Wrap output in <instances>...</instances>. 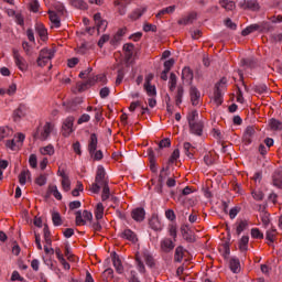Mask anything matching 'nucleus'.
<instances>
[{
	"label": "nucleus",
	"instance_id": "f257e3e1",
	"mask_svg": "<svg viewBox=\"0 0 282 282\" xmlns=\"http://www.w3.org/2000/svg\"><path fill=\"white\" fill-rule=\"evenodd\" d=\"M52 131H54V124L52 122H46L44 126L37 127L33 138L34 140H41L42 142H45V140L50 138Z\"/></svg>",
	"mask_w": 282,
	"mask_h": 282
},
{
	"label": "nucleus",
	"instance_id": "f03ea898",
	"mask_svg": "<svg viewBox=\"0 0 282 282\" xmlns=\"http://www.w3.org/2000/svg\"><path fill=\"white\" fill-rule=\"evenodd\" d=\"M55 54H56V50L54 48L41 50L36 61L39 67H45V65H47V63H50L52 58H54Z\"/></svg>",
	"mask_w": 282,
	"mask_h": 282
},
{
	"label": "nucleus",
	"instance_id": "7ed1b4c3",
	"mask_svg": "<svg viewBox=\"0 0 282 282\" xmlns=\"http://www.w3.org/2000/svg\"><path fill=\"white\" fill-rule=\"evenodd\" d=\"M13 58L15 61L17 67L20 69V72H25L28 69V61L24 59L23 56H21V53H19V50L13 48Z\"/></svg>",
	"mask_w": 282,
	"mask_h": 282
},
{
	"label": "nucleus",
	"instance_id": "20e7f679",
	"mask_svg": "<svg viewBox=\"0 0 282 282\" xmlns=\"http://www.w3.org/2000/svg\"><path fill=\"white\" fill-rule=\"evenodd\" d=\"M74 117H67L62 126L64 138H69L74 133Z\"/></svg>",
	"mask_w": 282,
	"mask_h": 282
},
{
	"label": "nucleus",
	"instance_id": "39448f33",
	"mask_svg": "<svg viewBox=\"0 0 282 282\" xmlns=\"http://www.w3.org/2000/svg\"><path fill=\"white\" fill-rule=\"evenodd\" d=\"M189 98L193 107H197L199 105V100L202 98V94L195 86H191L189 88Z\"/></svg>",
	"mask_w": 282,
	"mask_h": 282
},
{
	"label": "nucleus",
	"instance_id": "423d86ee",
	"mask_svg": "<svg viewBox=\"0 0 282 282\" xmlns=\"http://www.w3.org/2000/svg\"><path fill=\"white\" fill-rule=\"evenodd\" d=\"M242 10H251V12H259L261 10V6L257 0H245V3L240 4Z\"/></svg>",
	"mask_w": 282,
	"mask_h": 282
},
{
	"label": "nucleus",
	"instance_id": "0eeeda50",
	"mask_svg": "<svg viewBox=\"0 0 282 282\" xmlns=\"http://www.w3.org/2000/svg\"><path fill=\"white\" fill-rule=\"evenodd\" d=\"M181 234L185 241H188L189 243H195V235H193V231H191L188 225H183L181 227Z\"/></svg>",
	"mask_w": 282,
	"mask_h": 282
},
{
	"label": "nucleus",
	"instance_id": "6e6552de",
	"mask_svg": "<svg viewBox=\"0 0 282 282\" xmlns=\"http://www.w3.org/2000/svg\"><path fill=\"white\" fill-rule=\"evenodd\" d=\"M106 175H107V173L105 172V167L99 166L97 169V174H96V177H95V182L97 184H99L100 186H106L107 184H109V182L105 180Z\"/></svg>",
	"mask_w": 282,
	"mask_h": 282
},
{
	"label": "nucleus",
	"instance_id": "1a4fd4ad",
	"mask_svg": "<svg viewBox=\"0 0 282 282\" xmlns=\"http://www.w3.org/2000/svg\"><path fill=\"white\" fill-rule=\"evenodd\" d=\"M188 124L191 133H194V135H202V131H204V123L202 121H194Z\"/></svg>",
	"mask_w": 282,
	"mask_h": 282
},
{
	"label": "nucleus",
	"instance_id": "9d476101",
	"mask_svg": "<svg viewBox=\"0 0 282 282\" xmlns=\"http://www.w3.org/2000/svg\"><path fill=\"white\" fill-rule=\"evenodd\" d=\"M131 216H132V219H134V221H144L147 212H144V208L138 207L131 212Z\"/></svg>",
	"mask_w": 282,
	"mask_h": 282
},
{
	"label": "nucleus",
	"instance_id": "9b49d317",
	"mask_svg": "<svg viewBox=\"0 0 282 282\" xmlns=\"http://www.w3.org/2000/svg\"><path fill=\"white\" fill-rule=\"evenodd\" d=\"M254 133H256L254 127L252 126L247 127L242 138L243 142L246 144H252V137L254 135Z\"/></svg>",
	"mask_w": 282,
	"mask_h": 282
},
{
	"label": "nucleus",
	"instance_id": "f8f14e48",
	"mask_svg": "<svg viewBox=\"0 0 282 282\" xmlns=\"http://www.w3.org/2000/svg\"><path fill=\"white\" fill-rule=\"evenodd\" d=\"M98 149V135L91 133L88 140V153H94Z\"/></svg>",
	"mask_w": 282,
	"mask_h": 282
},
{
	"label": "nucleus",
	"instance_id": "ddd939ff",
	"mask_svg": "<svg viewBox=\"0 0 282 282\" xmlns=\"http://www.w3.org/2000/svg\"><path fill=\"white\" fill-rule=\"evenodd\" d=\"M175 248V242L173 240L165 238L161 241V250L163 252H171Z\"/></svg>",
	"mask_w": 282,
	"mask_h": 282
},
{
	"label": "nucleus",
	"instance_id": "4468645a",
	"mask_svg": "<svg viewBox=\"0 0 282 282\" xmlns=\"http://www.w3.org/2000/svg\"><path fill=\"white\" fill-rule=\"evenodd\" d=\"M134 47L135 46L132 43H128V44L123 45L126 63H129V61H131V58H133V50H134Z\"/></svg>",
	"mask_w": 282,
	"mask_h": 282
},
{
	"label": "nucleus",
	"instance_id": "2eb2a0df",
	"mask_svg": "<svg viewBox=\"0 0 282 282\" xmlns=\"http://www.w3.org/2000/svg\"><path fill=\"white\" fill-rule=\"evenodd\" d=\"M194 21H197V13L196 12H192L187 17H184L181 20H178V25H189Z\"/></svg>",
	"mask_w": 282,
	"mask_h": 282
},
{
	"label": "nucleus",
	"instance_id": "dca6fc26",
	"mask_svg": "<svg viewBox=\"0 0 282 282\" xmlns=\"http://www.w3.org/2000/svg\"><path fill=\"white\" fill-rule=\"evenodd\" d=\"M148 156L150 162V171H152V173H158V166L155 165V152H153V149H148Z\"/></svg>",
	"mask_w": 282,
	"mask_h": 282
},
{
	"label": "nucleus",
	"instance_id": "f3484780",
	"mask_svg": "<svg viewBox=\"0 0 282 282\" xmlns=\"http://www.w3.org/2000/svg\"><path fill=\"white\" fill-rule=\"evenodd\" d=\"M112 263L118 274H122V272H124V267H122V261H120V257H118L116 252L112 253Z\"/></svg>",
	"mask_w": 282,
	"mask_h": 282
},
{
	"label": "nucleus",
	"instance_id": "a211bd4d",
	"mask_svg": "<svg viewBox=\"0 0 282 282\" xmlns=\"http://www.w3.org/2000/svg\"><path fill=\"white\" fill-rule=\"evenodd\" d=\"M193 70L191 67H184L182 70V80H185V83H189V85L193 83Z\"/></svg>",
	"mask_w": 282,
	"mask_h": 282
},
{
	"label": "nucleus",
	"instance_id": "6ab92c4d",
	"mask_svg": "<svg viewBox=\"0 0 282 282\" xmlns=\"http://www.w3.org/2000/svg\"><path fill=\"white\" fill-rule=\"evenodd\" d=\"M122 239H127L128 241H131L132 243H135L138 241V236L135 232H133L131 229H126L121 234Z\"/></svg>",
	"mask_w": 282,
	"mask_h": 282
},
{
	"label": "nucleus",
	"instance_id": "aec40b11",
	"mask_svg": "<svg viewBox=\"0 0 282 282\" xmlns=\"http://www.w3.org/2000/svg\"><path fill=\"white\" fill-rule=\"evenodd\" d=\"M150 224V228H152V230H156L160 231L162 230V223L160 221V218L155 215H153L149 221Z\"/></svg>",
	"mask_w": 282,
	"mask_h": 282
},
{
	"label": "nucleus",
	"instance_id": "412c9836",
	"mask_svg": "<svg viewBox=\"0 0 282 282\" xmlns=\"http://www.w3.org/2000/svg\"><path fill=\"white\" fill-rule=\"evenodd\" d=\"M229 268L234 274H239V272H241V263L238 259H231L229 261Z\"/></svg>",
	"mask_w": 282,
	"mask_h": 282
},
{
	"label": "nucleus",
	"instance_id": "4be33fe9",
	"mask_svg": "<svg viewBox=\"0 0 282 282\" xmlns=\"http://www.w3.org/2000/svg\"><path fill=\"white\" fill-rule=\"evenodd\" d=\"M214 102H215L216 107H219V105H221V102H224V99L221 97V89H219V85L215 86Z\"/></svg>",
	"mask_w": 282,
	"mask_h": 282
},
{
	"label": "nucleus",
	"instance_id": "5701e85b",
	"mask_svg": "<svg viewBox=\"0 0 282 282\" xmlns=\"http://www.w3.org/2000/svg\"><path fill=\"white\" fill-rule=\"evenodd\" d=\"M21 118H25V106H19L13 112V120L15 122L21 120Z\"/></svg>",
	"mask_w": 282,
	"mask_h": 282
},
{
	"label": "nucleus",
	"instance_id": "b1692460",
	"mask_svg": "<svg viewBox=\"0 0 282 282\" xmlns=\"http://www.w3.org/2000/svg\"><path fill=\"white\" fill-rule=\"evenodd\" d=\"M35 30L39 36L42 39V41H45V39H47V29H45V26L42 23H37Z\"/></svg>",
	"mask_w": 282,
	"mask_h": 282
},
{
	"label": "nucleus",
	"instance_id": "393cba45",
	"mask_svg": "<svg viewBox=\"0 0 282 282\" xmlns=\"http://www.w3.org/2000/svg\"><path fill=\"white\" fill-rule=\"evenodd\" d=\"M182 259H184V247L178 246L175 249L174 261H176V263H182Z\"/></svg>",
	"mask_w": 282,
	"mask_h": 282
},
{
	"label": "nucleus",
	"instance_id": "a878e982",
	"mask_svg": "<svg viewBox=\"0 0 282 282\" xmlns=\"http://www.w3.org/2000/svg\"><path fill=\"white\" fill-rule=\"evenodd\" d=\"M273 184L274 186H276L278 188H282V171L278 170L274 174H273Z\"/></svg>",
	"mask_w": 282,
	"mask_h": 282
},
{
	"label": "nucleus",
	"instance_id": "bb28decb",
	"mask_svg": "<svg viewBox=\"0 0 282 282\" xmlns=\"http://www.w3.org/2000/svg\"><path fill=\"white\" fill-rule=\"evenodd\" d=\"M50 21L54 24V28H58L61 25V18L54 11H48Z\"/></svg>",
	"mask_w": 282,
	"mask_h": 282
},
{
	"label": "nucleus",
	"instance_id": "cd10ccee",
	"mask_svg": "<svg viewBox=\"0 0 282 282\" xmlns=\"http://www.w3.org/2000/svg\"><path fill=\"white\" fill-rule=\"evenodd\" d=\"M250 241V237L248 236H242L241 239L239 240V250L241 252H246L248 250V242Z\"/></svg>",
	"mask_w": 282,
	"mask_h": 282
},
{
	"label": "nucleus",
	"instance_id": "c85d7f7f",
	"mask_svg": "<svg viewBox=\"0 0 282 282\" xmlns=\"http://www.w3.org/2000/svg\"><path fill=\"white\" fill-rule=\"evenodd\" d=\"M143 87L147 91V95L150 96L151 98H155V96H158V90L155 89V86L151 84H144Z\"/></svg>",
	"mask_w": 282,
	"mask_h": 282
},
{
	"label": "nucleus",
	"instance_id": "c756f323",
	"mask_svg": "<svg viewBox=\"0 0 282 282\" xmlns=\"http://www.w3.org/2000/svg\"><path fill=\"white\" fill-rule=\"evenodd\" d=\"M174 12H175V6L167 7L156 13V19H162L164 14H173Z\"/></svg>",
	"mask_w": 282,
	"mask_h": 282
},
{
	"label": "nucleus",
	"instance_id": "7c9ffc66",
	"mask_svg": "<svg viewBox=\"0 0 282 282\" xmlns=\"http://www.w3.org/2000/svg\"><path fill=\"white\" fill-rule=\"evenodd\" d=\"M219 4L221 8H224L227 12H231V10L235 9V2L234 1H228V0H220Z\"/></svg>",
	"mask_w": 282,
	"mask_h": 282
},
{
	"label": "nucleus",
	"instance_id": "2f4dec72",
	"mask_svg": "<svg viewBox=\"0 0 282 282\" xmlns=\"http://www.w3.org/2000/svg\"><path fill=\"white\" fill-rule=\"evenodd\" d=\"M104 215H105V206H102V203H98L95 212V217L97 221H99V219H102Z\"/></svg>",
	"mask_w": 282,
	"mask_h": 282
},
{
	"label": "nucleus",
	"instance_id": "473e14b6",
	"mask_svg": "<svg viewBox=\"0 0 282 282\" xmlns=\"http://www.w3.org/2000/svg\"><path fill=\"white\" fill-rule=\"evenodd\" d=\"M259 24H251L247 26L245 30H242L241 35L242 36H248V34H252V32H257L259 30Z\"/></svg>",
	"mask_w": 282,
	"mask_h": 282
},
{
	"label": "nucleus",
	"instance_id": "72a5a7b5",
	"mask_svg": "<svg viewBox=\"0 0 282 282\" xmlns=\"http://www.w3.org/2000/svg\"><path fill=\"white\" fill-rule=\"evenodd\" d=\"M147 12V8H139L135 9L134 12L130 15V19H132L133 21H137V19H140V17H142V14H144Z\"/></svg>",
	"mask_w": 282,
	"mask_h": 282
},
{
	"label": "nucleus",
	"instance_id": "f704fd0d",
	"mask_svg": "<svg viewBox=\"0 0 282 282\" xmlns=\"http://www.w3.org/2000/svg\"><path fill=\"white\" fill-rule=\"evenodd\" d=\"M101 187H102L101 202H107V199H109V197H111L109 184L102 185Z\"/></svg>",
	"mask_w": 282,
	"mask_h": 282
},
{
	"label": "nucleus",
	"instance_id": "c9c22d12",
	"mask_svg": "<svg viewBox=\"0 0 282 282\" xmlns=\"http://www.w3.org/2000/svg\"><path fill=\"white\" fill-rule=\"evenodd\" d=\"M248 228V220H240L236 227V234L239 236Z\"/></svg>",
	"mask_w": 282,
	"mask_h": 282
},
{
	"label": "nucleus",
	"instance_id": "e433bc0d",
	"mask_svg": "<svg viewBox=\"0 0 282 282\" xmlns=\"http://www.w3.org/2000/svg\"><path fill=\"white\" fill-rule=\"evenodd\" d=\"M270 128L272 129V131H282V122L276 119H271Z\"/></svg>",
	"mask_w": 282,
	"mask_h": 282
},
{
	"label": "nucleus",
	"instance_id": "4c0bfd02",
	"mask_svg": "<svg viewBox=\"0 0 282 282\" xmlns=\"http://www.w3.org/2000/svg\"><path fill=\"white\" fill-rule=\"evenodd\" d=\"M48 192L55 197V199H63V195L58 192V187L56 185L48 186Z\"/></svg>",
	"mask_w": 282,
	"mask_h": 282
},
{
	"label": "nucleus",
	"instance_id": "58836bf2",
	"mask_svg": "<svg viewBox=\"0 0 282 282\" xmlns=\"http://www.w3.org/2000/svg\"><path fill=\"white\" fill-rule=\"evenodd\" d=\"M52 221L54 226H63V218H61V214L58 212H54L52 214Z\"/></svg>",
	"mask_w": 282,
	"mask_h": 282
},
{
	"label": "nucleus",
	"instance_id": "ea45409f",
	"mask_svg": "<svg viewBox=\"0 0 282 282\" xmlns=\"http://www.w3.org/2000/svg\"><path fill=\"white\" fill-rule=\"evenodd\" d=\"M175 87H177V76L175 73L170 74V91H175Z\"/></svg>",
	"mask_w": 282,
	"mask_h": 282
},
{
	"label": "nucleus",
	"instance_id": "a19ab883",
	"mask_svg": "<svg viewBox=\"0 0 282 282\" xmlns=\"http://www.w3.org/2000/svg\"><path fill=\"white\" fill-rule=\"evenodd\" d=\"M76 218L75 224L76 226H85L87 224V220L83 219V212L78 210L76 212Z\"/></svg>",
	"mask_w": 282,
	"mask_h": 282
},
{
	"label": "nucleus",
	"instance_id": "79ce46f5",
	"mask_svg": "<svg viewBox=\"0 0 282 282\" xmlns=\"http://www.w3.org/2000/svg\"><path fill=\"white\" fill-rule=\"evenodd\" d=\"M42 155H54V147L52 144L40 149Z\"/></svg>",
	"mask_w": 282,
	"mask_h": 282
},
{
	"label": "nucleus",
	"instance_id": "37998d69",
	"mask_svg": "<svg viewBox=\"0 0 282 282\" xmlns=\"http://www.w3.org/2000/svg\"><path fill=\"white\" fill-rule=\"evenodd\" d=\"M197 118H199V113L197 112V110H193L192 112H189L187 115L188 124H192L193 122H198Z\"/></svg>",
	"mask_w": 282,
	"mask_h": 282
},
{
	"label": "nucleus",
	"instance_id": "c03bdc74",
	"mask_svg": "<svg viewBox=\"0 0 282 282\" xmlns=\"http://www.w3.org/2000/svg\"><path fill=\"white\" fill-rule=\"evenodd\" d=\"M184 97V86L177 87V94H176V106L180 107L182 105V98Z\"/></svg>",
	"mask_w": 282,
	"mask_h": 282
},
{
	"label": "nucleus",
	"instance_id": "a18cd8bd",
	"mask_svg": "<svg viewBox=\"0 0 282 282\" xmlns=\"http://www.w3.org/2000/svg\"><path fill=\"white\" fill-rule=\"evenodd\" d=\"M143 259L150 268H153L155 265V261L153 260V256H151L149 252L143 253Z\"/></svg>",
	"mask_w": 282,
	"mask_h": 282
},
{
	"label": "nucleus",
	"instance_id": "49530a36",
	"mask_svg": "<svg viewBox=\"0 0 282 282\" xmlns=\"http://www.w3.org/2000/svg\"><path fill=\"white\" fill-rule=\"evenodd\" d=\"M276 237V229L271 228L267 231L265 239L270 241V243H274V238Z\"/></svg>",
	"mask_w": 282,
	"mask_h": 282
},
{
	"label": "nucleus",
	"instance_id": "de8ad7c7",
	"mask_svg": "<svg viewBox=\"0 0 282 282\" xmlns=\"http://www.w3.org/2000/svg\"><path fill=\"white\" fill-rule=\"evenodd\" d=\"M73 6H75V8H78L79 10H87V8H89L85 0H73Z\"/></svg>",
	"mask_w": 282,
	"mask_h": 282
},
{
	"label": "nucleus",
	"instance_id": "09e8293b",
	"mask_svg": "<svg viewBox=\"0 0 282 282\" xmlns=\"http://www.w3.org/2000/svg\"><path fill=\"white\" fill-rule=\"evenodd\" d=\"M44 239L45 242L47 243V246H52V238H51V234H50V227L47 225H44Z\"/></svg>",
	"mask_w": 282,
	"mask_h": 282
},
{
	"label": "nucleus",
	"instance_id": "8fccbe9b",
	"mask_svg": "<svg viewBox=\"0 0 282 282\" xmlns=\"http://www.w3.org/2000/svg\"><path fill=\"white\" fill-rule=\"evenodd\" d=\"M62 187L66 193L72 191V181H69V177L62 178Z\"/></svg>",
	"mask_w": 282,
	"mask_h": 282
},
{
	"label": "nucleus",
	"instance_id": "3c124183",
	"mask_svg": "<svg viewBox=\"0 0 282 282\" xmlns=\"http://www.w3.org/2000/svg\"><path fill=\"white\" fill-rule=\"evenodd\" d=\"M171 147V139L165 138L159 142V148L156 151H160L161 149H169Z\"/></svg>",
	"mask_w": 282,
	"mask_h": 282
},
{
	"label": "nucleus",
	"instance_id": "603ef678",
	"mask_svg": "<svg viewBox=\"0 0 282 282\" xmlns=\"http://www.w3.org/2000/svg\"><path fill=\"white\" fill-rule=\"evenodd\" d=\"M30 174V171H22L19 175V183L22 186H25V183L28 182V175Z\"/></svg>",
	"mask_w": 282,
	"mask_h": 282
},
{
	"label": "nucleus",
	"instance_id": "864d4df0",
	"mask_svg": "<svg viewBox=\"0 0 282 282\" xmlns=\"http://www.w3.org/2000/svg\"><path fill=\"white\" fill-rule=\"evenodd\" d=\"M183 147H184V151H185L187 158H193L195 148H193V145L188 142H185Z\"/></svg>",
	"mask_w": 282,
	"mask_h": 282
},
{
	"label": "nucleus",
	"instance_id": "5fc2aeb1",
	"mask_svg": "<svg viewBox=\"0 0 282 282\" xmlns=\"http://www.w3.org/2000/svg\"><path fill=\"white\" fill-rule=\"evenodd\" d=\"M89 155L96 162H100V160H102V158H104L101 150H98V151L95 150V151H93V153H89Z\"/></svg>",
	"mask_w": 282,
	"mask_h": 282
},
{
	"label": "nucleus",
	"instance_id": "6e6d98bb",
	"mask_svg": "<svg viewBox=\"0 0 282 282\" xmlns=\"http://www.w3.org/2000/svg\"><path fill=\"white\" fill-rule=\"evenodd\" d=\"M251 237L253 239H263V234L261 232V230H259V228H253L251 229Z\"/></svg>",
	"mask_w": 282,
	"mask_h": 282
},
{
	"label": "nucleus",
	"instance_id": "4d7b16f0",
	"mask_svg": "<svg viewBox=\"0 0 282 282\" xmlns=\"http://www.w3.org/2000/svg\"><path fill=\"white\" fill-rule=\"evenodd\" d=\"M254 91H257V94H265L268 91V86L265 84H260L254 86Z\"/></svg>",
	"mask_w": 282,
	"mask_h": 282
},
{
	"label": "nucleus",
	"instance_id": "13d9d810",
	"mask_svg": "<svg viewBox=\"0 0 282 282\" xmlns=\"http://www.w3.org/2000/svg\"><path fill=\"white\" fill-rule=\"evenodd\" d=\"M35 183L37 184V186H45L47 184V176L45 175H40L36 180Z\"/></svg>",
	"mask_w": 282,
	"mask_h": 282
},
{
	"label": "nucleus",
	"instance_id": "bf43d9fd",
	"mask_svg": "<svg viewBox=\"0 0 282 282\" xmlns=\"http://www.w3.org/2000/svg\"><path fill=\"white\" fill-rule=\"evenodd\" d=\"M123 79H124V68H121L117 73L116 85H120Z\"/></svg>",
	"mask_w": 282,
	"mask_h": 282
},
{
	"label": "nucleus",
	"instance_id": "052dcab7",
	"mask_svg": "<svg viewBox=\"0 0 282 282\" xmlns=\"http://www.w3.org/2000/svg\"><path fill=\"white\" fill-rule=\"evenodd\" d=\"M143 32H158V26L155 24L145 23L143 25Z\"/></svg>",
	"mask_w": 282,
	"mask_h": 282
},
{
	"label": "nucleus",
	"instance_id": "680f3d73",
	"mask_svg": "<svg viewBox=\"0 0 282 282\" xmlns=\"http://www.w3.org/2000/svg\"><path fill=\"white\" fill-rule=\"evenodd\" d=\"M175 65V59L170 58L164 62V70L165 72H171V68Z\"/></svg>",
	"mask_w": 282,
	"mask_h": 282
},
{
	"label": "nucleus",
	"instance_id": "e2e57ef3",
	"mask_svg": "<svg viewBox=\"0 0 282 282\" xmlns=\"http://www.w3.org/2000/svg\"><path fill=\"white\" fill-rule=\"evenodd\" d=\"M177 159H180V149H175L173 151L172 155L170 156L169 164H173V162H175Z\"/></svg>",
	"mask_w": 282,
	"mask_h": 282
},
{
	"label": "nucleus",
	"instance_id": "0e129e2a",
	"mask_svg": "<svg viewBox=\"0 0 282 282\" xmlns=\"http://www.w3.org/2000/svg\"><path fill=\"white\" fill-rule=\"evenodd\" d=\"M252 197L257 202H262L264 195H263V192H261V191H254V192H252Z\"/></svg>",
	"mask_w": 282,
	"mask_h": 282
},
{
	"label": "nucleus",
	"instance_id": "69168bd1",
	"mask_svg": "<svg viewBox=\"0 0 282 282\" xmlns=\"http://www.w3.org/2000/svg\"><path fill=\"white\" fill-rule=\"evenodd\" d=\"M225 25H226V28H229V30H237V24L235 22H232V20L230 18H227L225 20Z\"/></svg>",
	"mask_w": 282,
	"mask_h": 282
},
{
	"label": "nucleus",
	"instance_id": "338daca9",
	"mask_svg": "<svg viewBox=\"0 0 282 282\" xmlns=\"http://www.w3.org/2000/svg\"><path fill=\"white\" fill-rule=\"evenodd\" d=\"M7 147L8 149H11V151H17V149H19V143H17V141L11 140V141H7Z\"/></svg>",
	"mask_w": 282,
	"mask_h": 282
},
{
	"label": "nucleus",
	"instance_id": "774afa93",
	"mask_svg": "<svg viewBox=\"0 0 282 282\" xmlns=\"http://www.w3.org/2000/svg\"><path fill=\"white\" fill-rule=\"evenodd\" d=\"M241 65H245L246 67H254L256 62L252 58H247L241 61Z\"/></svg>",
	"mask_w": 282,
	"mask_h": 282
}]
</instances>
